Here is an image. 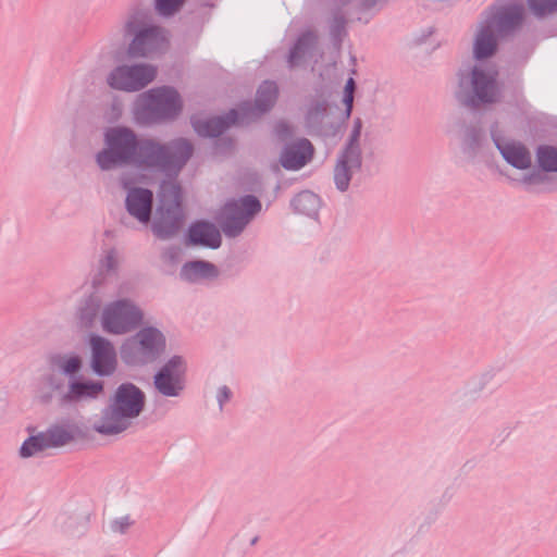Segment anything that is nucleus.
Wrapping results in <instances>:
<instances>
[{"label":"nucleus","instance_id":"4","mask_svg":"<svg viewBox=\"0 0 557 557\" xmlns=\"http://www.w3.org/2000/svg\"><path fill=\"white\" fill-rule=\"evenodd\" d=\"M182 110V100L170 87L150 89L136 99L134 115L137 122L150 124L174 119Z\"/></svg>","mask_w":557,"mask_h":557},{"label":"nucleus","instance_id":"21","mask_svg":"<svg viewBox=\"0 0 557 557\" xmlns=\"http://www.w3.org/2000/svg\"><path fill=\"white\" fill-rule=\"evenodd\" d=\"M218 275L216 268L205 261H193L186 263L182 269V276L187 281L211 278Z\"/></svg>","mask_w":557,"mask_h":557},{"label":"nucleus","instance_id":"10","mask_svg":"<svg viewBox=\"0 0 557 557\" xmlns=\"http://www.w3.org/2000/svg\"><path fill=\"white\" fill-rule=\"evenodd\" d=\"M78 434L74 424L54 425L47 432L29 437L21 447L23 457H30L48 448L60 447L72 442Z\"/></svg>","mask_w":557,"mask_h":557},{"label":"nucleus","instance_id":"13","mask_svg":"<svg viewBox=\"0 0 557 557\" xmlns=\"http://www.w3.org/2000/svg\"><path fill=\"white\" fill-rule=\"evenodd\" d=\"M168 46V36L159 27L145 26L136 32L128 48L132 57H148L163 50Z\"/></svg>","mask_w":557,"mask_h":557},{"label":"nucleus","instance_id":"12","mask_svg":"<svg viewBox=\"0 0 557 557\" xmlns=\"http://www.w3.org/2000/svg\"><path fill=\"white\" fill-rule=\"evenodd\" d=\"M361 121L356 120L350 143L344 153L341 156L335 168L334 180L338 189L346 190L352 170L358 169L361 163L358 139L361 133Z\"/></svg>","mask_w":557,"mask_h":557},{"label":"nucleus","instance_id":"26","mask_svg":"<svg viewBox=\"0 0 557 557\" xmlns=\"http://www.w3.org/2000/svg\"><path fill=\"white\" fill-rule=\"evenodd\" d=\"M530 10L537 16L549 14L557 10V0H528Z\"/></svg>","mask_w":557,"mask_h":557},{"label":"nucleus","instance_id":"11","mask_svg":"<svg viewBox=\"0 0 557 557\" xmlns=\"http://www.w3.org/2000/svg\"><path fill=\"white\" fill-rule=\"evenodd\" d=\"M261 205L252 196L227 203L223 209L222 228L225 235H238L251 218L260 211Z\"/></svg>","mask_w":557,"mask_h":557},{"label":"nucleus","instance_id":"25","mask_svg":"<svg viewBox=\"0 0 557 557\" xmlns=\"http://www.w3.org/2000/svg\"><path fill=\"white\" fill-rule=\"evenodd\" d=\"M530 10L537 16L549 14L557 10V0H528Z\"/></svg>","mask_w":557,"mask_h":557},{"label":"nucleus","instance_id":"27","mask_svg":"<svg viewBox=\"0 0 557 557\" xmlns=\"http://www.w3.org/2000/svg\"><path fill=\"white\" fill-rule=\"evenodd\" d=\"M314 41V36L311 33L302 35L289 55V62L292 64L296 63L297 59L305 52V49L309 47Z\"/></svg>","mask_w":557,"mask_h":557},{"label":"nucleus","instance_id":"24","mask_svg":"<svg viewBox=\"0 0 557 557\" xmlns=\"http://www.w3.org/2000/svg\"><path fill=\"white\" fill-rule=\"evenodd\" d=\"M540 165L546 171H557V150L552 147H542L537 151Z\"/></svg>","mask_w":557,"mask_h":557},{"label":"nucleus","instance_id":"18","mask_svg":"<svg viewBox=\"0 0 557 557\" xmlns=\"http://www.w3.org/2000/svg\"><path fill=\"white\" fill-rule=\"evenodd\" d=\"M313 147L307 139L287 146L281 154V164L287 170L302 168L312 157Z\"/></svg>","mask_w":557,"mask_h":557},{"label":"nucleus","instance_id":"16","mask_svg":"<svg viewBox=\"0 0 557 557\" xmlns=\"http://www.w3.org/2000/svg\"><path fill=\"white\" fill-rule=\"evenodd\" d=\"M92 349L91 366L96 373L100 375L111 374L116 366V356L110 342L94 336L90 341Z\"/></svg>","mask_w":557,"mask_h":557},{"label":"nucleus","instance_id":"20","mask_svg":"<svg viewBox=\"0 0 557 557\" xmlns=\"http://www.w3.org/2000/svg\"><path fill=\"white\" fill-rule=\"evenodd\" d=\"M503 157L517 169H528L531 165V156L524 146L518 143L502 145L495 140Z\"/></svg>","mask_w":557,"mask_h":557},{"label":"nucleus","instance_id":"15","mask_svg":"<svg viewBox=\"0 0 557 557\" xmlns=\"http://www.w3.org/2000/svg\"><path fill=\"white\" fill-rule=\"evenodd\" d=\"M124 187L128 189L126 207L128 212L138 221L147 223L150 219L152 193L148 189L134 187V182L125 180Z\"/></svg>","mask_w":557,"mask_h":557},{"label":"nucleus","instance_id":"5","mask_svg":"<svg viewBox=\"0 0 557 557\" xmlns=\"http://www.w3.org/2000/svg\"><path fill=\"white\" fill-rule=\"evenodd\" d=\"M498 96L497 71L493 66L475 65L468 76L460 78L457 98L467 107L492 103Z\"/></svg>","mask_w":557,"mask_h":557},{"label":"nucleus","instance_id":"23","mask_svg":"<svg viewBox=\"0 0 557 557\" xmlns=\"http://www.w3.org/2000/svg\"><path fill=\"white\" fill-rule=\"evenodd\" d=\"M276 96V85L271 82H264L257 92L256 109L258 110V113H263L269 110L275 102Z\"/></svg>","mask_w":557,"mask_h":557},{"label":"nucleus","instance_id":"22","mask_svg":"<svg viewBox=\"0 0 557 557\" xmlns=\"http://www.w3.org/2000/svg\"><path fill=\"white\" fill-rule=\"evenodd\" d=\"M103 389V386L99 382L91 383H79L75 382L71 384L69 393L65 395L66 400H79L83 398L97 397Z\"/></svg>","mask_w":557,"mask_h":557},{"label":"nucleus","instance_id":"14","mask_svg":"<svg viewBox=\"0 0 557 557\" xmlns=\"http://www.w3.org/2000/svg\"><path fill=\"white\" fill-rule=\"evenodd\" d=\"M184 371L185 367L182 359L174 357L156 375V387L163 395L176 396L183 389Z\"/></svg>","mask_w":557,"mask_h":557},{"label":"nucleus","instance_id":"36","mask_svg":"<svg viewBox=\"0 0 557 557\" xmlns=\"http://www.w3.org/2000/svg\"><path fill=\"white\" fill-rule=\"evenodd\" d=\"M525 181L532 182L533 181V176L528 177Z\"/></svg>","mask_w":557,"mask_h":557},{"label":"nucleus","instance_id":"2","mask_svg":"<svg viewBox=\"0 0 557 557\" xmlns=\"http://www.w3.org/2000/svg\"><path fill=\"white\" fill-rule=\"evenodd\" d=\"M145 396L133 384H122L115 392L110 407L94 422L96 432L115 435L125 431L144 408Z\"/></svg>","mask_w":557,"mask_h":557},{"label":"nucleus","instance_id":"31","mask_svg":"<svg viewBox=\"0 0 557 557\" xmlns=\"http://www.w3.org/2000/svg\"><path fill=\"white\" fill-rule=\"evenodd\" d=\"M64 380L61 377V375H53L46 382V388L49 392H55L59 391L61 386H63Z\"/></svg>","mask_w":557,"mask_h":557},{"label":"nucleus","instance_id":"6","mask_svg":"<svg viewBox=\"0 0 557 557\" xmlns=\"http://www.w3.org/2000/svg\"><path fill=\"white\" fill-rule=\"evenodd\" d=\"M160 218L153 224L158 237L166 238L181 226V189L172 182H165L161 187Z\"/></svg>","mask_w":557,"mask_h":557},{"label":"nucleus","instance_id":"28","mask_svg":"<svg viewBox=\"0 0 557 557\" xmlns=\"http://www.w3.org/2000/svg\"><path fill=\"white\" fill-rule=\"evenodd\" d=\"M185 0H156L157 11L165 16L172 15L181 9Z\"/></svg>","mask_w":557,"mask_h":557},{"label":"nucleus","instance_id":"30","mask_svg":"<svg viewBox=\"0 0 557 557\" xmlns=\"http://www.w3.org/2000/svg\"><path fill=\"white\" fill-rule=\"evenodd\" d=\"M354 91H355V81L354 78H349L345 85V95H344V103L346 106V115L349 116L352 102H354Z\"/></svg>","mask_w":557,"mask_h":557},{"label":"nucleus","instance_id":"3","mask_svg":"<svg viewBox=\"0 0 557 557\" xmlns=\"http://www.w3.org/2000/svg\"><path fill=\"white\" fill-rule=\"evenodd\" d=\"M523 15L520 4H498L492 8L480 23L473 42L476 59L491 57L497 47L498 37L517 25Z\"/></svg>","mask_w":557,"mask_h":557},{"label":"nucleus","instance_id":"35","mask_svg":"<svg viewBox=\"0 0 557 557\" xmlns=\"http://www.w3.org/2000/svg\"><path fill=\"white\" fill-rule=\"evenodd\" d=\"M126 28L129 33H134L136 32L135 29V26H134V22L133 21H128L127 24H126Z\"/></svg>","mask_w":557,"mask_h":557},{"label":"nucleus","instance_id":"8","mask_svg":"<svg viewBox=\"0 0 557 557\" xmlns=\"http://www.w3.org/2000/svg\"><path fill=\"white\" fill-rule=\"evenodd\" d=\"M164 345V337L158 330L145 329L135 338L125 342L122 358L131 364L149 362L163 350Z\"/></svg>","mask_w":557,"mask_h":557},{"label":"nucleus","instance_id":"33","mask_svg":"<svg viewBox=\"0 0 557 557\" xmlns=\"http://www.w3.org/2000/svg\"><path fill=\"white\" fill-rule=\"evenodd\" d=\"M315 202V196L310 193H302L295 199L296 207H300L305 203Z\"/></svg>","mask_w":557,"mask_h":557},{"label":"nucleus","instance_id":"7","mask_svg":"<svg viewBox=\"0 0 557 557\" xmlns=\"http://www.w3.org/2000/svg\"><path fill=\"white\" fill-rule=\"evenodd\" d=\"M157 77V67L147 63L122 64L107 77L108 85L117 90L134 92L144 89Z\"/></svg>","mask_w":557,"mask_h":557},{"label":"nucleus","instance_id":"29","mask_svg":"<svg viewBox=\"0 0 557 557\" xmlns=\"http://www.w3.org/2000/svg\"><path fill=\"white\" fill-rule=\"evenodd\" d=\"M55 363L64 373L72 374L79 370L82 361L77 356H69L57 359Z\"/></svg>","mask_w":557,"mask_h":557},{"label":"nucleus","instance_id":"32","mask_svg":"<svg viewBox=\"0 0 557 557\" xmlns=\"http://www.w3.org/2000/svg\"><path fill=\"white\" fill-rule=\"evenodd\" d=\"M131 525L128 518H121L111 522L110 528L114 532H124Z\"/></svg>","mask_w":557,"mask_h":557},{"label":"nucleus","instance_id":"9","mask_svg":"<svg viewBox=\"0 0 557 557\" xmlns=\"http://www.w3.org/2000/svg\"><path fill=\"white\" fill-rule=\"evenodd\" d=\"M141 320V313L131 302L120 300L108 305L102 312L103 329L113 334L132 331Z\"/></svg>","mask_w":557,"mask_h":557},{"label":"nucleus","instance_id":"19","mask_svg":"<svg viewBox=\"0 0 557 557\" xmlns=\"http://www.w3.org/2000/svg\"><path fill=\"white\" fill-rule=\"evenodd\" d=\"M189 239L193 244H200L210 248H218L221 245L220 232L214 225L198 222L189 230Z\"/></svg>","mask_w":557,"mask_h":557},{"label":"nucleus","instance_id":"17","mask_svg":"<svg viewBox=\"0 0 557 557\" xmlns=\"http://www.w3.org/2000/svg\"><path fill=\"white\" fill-rule=\"evenodd\" d=\"M246 115L247 110L240 108L239 110L231 111L226 120L221 117L208 120L194 119L193 125L200 136L215 137L222 134L231 124L242 123Z\"/></svg>","mask_w":557,"mask_h":557},{"label":"nucleus","instance_id":"1","mask_svg":"<svg viewBox=\"0 0 557 557\" xmlns=\"http://www.w3.org/2000/svg\"><path fill=\"white\" fill-rule=\"evenodd\" d=\"M107 148L97 156V162L102 170H109L123 163L135 165L136 176L145 178L140 171L159 170L165 173H176L190 158L191 145L185 139H178L168 146H161L152 140L140 144L135 135L126 128H112L106 134Z\"/></svg>","mask_w":557,"mask_h":557},{"label":"nucleus","instance_id":"34","mask_svg":"<svg viewBox=\"0 0 557 557\" xmlns=\"http://www.w3.org/2000/svg\"><path fill=\"white\" fill-rule=\"evenodd\" d=\"M231 396V392L227 387L223 386L219 389V394H218V399H219V403L220 405L222 406V404L226 400H228Z\"/></svg>","mask_w":557,"mask_h":557}]
</instances>
